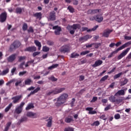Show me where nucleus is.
<instances>
[{"label":"nucleus","instance_id":"obj_1","mask_svg":"<svg viewBox=\"0 0 131 131\" xmlns=\"http://www.w3.org/2000/svg\"><path fill=\"white\" fill-rule=\"evenodd\" d=\"M67 99H68V94L66 93L62 94L57 98L56 102L55 103V105L56 106V107L61 106L64 103H66Z\"/></svg>","mask_w":131,"mask_h":131},{"label":"nucleus","instance_id":"obj_2","mask_svg":"<svg viewBox=\"0 0 131 131\" xmlns=\"http://www.w3.org/2000/svg\"><path fill=\"white\" fill-rule=\"evenodd\" d=\"M131 45V41H129L128 42H126L124 45H123L122 46L120 47L118 49H117L114 51L112 52L108 56V58H112L113 57V55L115 54H117L119 51H121V50H123V49H125V48H127V47H129Z\"/></svg>","mask_w":131,"mask_h":131},{"label":"nucleus","instance_id":"obj_3","mask_svg":"<svg viewBox=\"0 0 131 131\" xmlns=\"http://www.w3.org/2000/svg\"><path fill=\"white\" fill-rule=\"evenodd\" d=\"M65 91V88H55L54 90H50L46 93V96H53L62 93Z\"/></svg>","mask_w":131,"mask_h":131},{"label":"nucleus","instance_id":"obj_4","mask_svg":"<svg viewBox=\"0 0 131 131\" xmlns=\"http://www.w3.org/2000/svg\"><path fill=\"white\" fill-rule=\"evenodd\" d=\"M67 29L70 31V34H74L76 29H80V25L74 24L72 26H68L67 27Z\"/></svg>","mask_w":131,"mask_h":131},{"label":"nucleus","instance_id":"obj_5","mask_svg":"<svg viewBox=\"0 0 131 131\" xmlns=\"http://www.w3.org/2000/svg\"><path fill=\"white\" fill-rule=\"evenodd\" d=\"M21 46V42L18 40L14 41L13 43H12L10 45V52H13V51H14V50H16V49H18L19 47H20Z\"/></svg>","mask_w":131,"mask_h":131},{"label":"nucleus","instance_id":"obj_6","mask_svg":"<svg viewBox=\"0 0 131 131\" xmlns=\"http://www.w3.org/2000/svg\"><path fill=\"white\" fill-rule=\"evenodd\" d=\"M130 50V48H126L125 50L122 52V53L118 55L117 59L118 60H121L123 57H125L126 55H127V53L129 52V50Z\"/></svg>","mask_w":131,"mask_h":131},{"label":"nucleus","instance_id":"obj_7","mask_svg":"<svg viewBox=\"0 0 131 131\" xmlns=\"http://www.w3.org/2000/svg\"><path fill=\"white\" fill-rule=\"evenodd\" d=\"M7 17H8V14L7 12L5 11L2 12L0 14V22L1 23H4V22H6L7 21Z\"/></svg>","mask_w":131,"mask_h":131},{"label":"nucleus","instance_id":"obj_8","mask_svg":"<svg viewBox=\"0 0 131 131\" xmlns=\"http://www.w3.org/2000/svg\"><path fill=\"white\" fill-rule=\"evenodd\" d=\"M61 53H69L70 52V46L69 45H63L60 48Z\"/></svg>","mask_w":131,"mask_h":131},{"label":"nucleus","instance_id":"obj_9","mask_svg":"<svg viewBox=\"0 0 131 131\" xmlns=\"http://www.w3.org/2000/svg\"><path fill=\"white\" fill-rule=\"evenodd\" d=\"M17 57L16 54H13L9 56L7 58V60L8 62L9 63H13V62L16 60V57Z\"/></svg>","mask_w":131,"mask_h":131},{"label":"nucleus","instance_id":"obj_10","mask_svg":"<svg viewBox=\"0 0 131 131\" xmlns=\"http://www.w3.org/2000/svg\"><path fill=\"white\" fill-rule=\"evenodd\" d=\"M113 31L112 30H110L109 29H107L105 30L102 33V36L103 37L108 38L109 37V35H110V33Z\"/></svg>","mask_w":131,"mask_h":131},{"label":"nucleus","instance_id":"obj_11","mask_svg":"<svg viewBox=\"0 0 131 131\" xmlns=\"http://www.w3.org/2000/svg\"><path fill=\"white\" fill-rule=\"evenodd\" d=\"M22 98V95H18L16 96H14L11 98L13 100L12 103L13 104H17V103H19L20 99Z\"/></svg>","mask_w":131,"mask_h":131},{"label":"nucleus","instance_id":"obj_12","mask_svg":"<svg viewBox=\"0 0 131 131\" xmlns=\"http://www.w3.org/2000/svg\"><path fill=\"white\" fill-rule=\"evenodd\" d=\"M53 29L55 30L54 33L56 35H60V32H61V30H62L61 27L58 26H55L53 27Z\"/></svg>","mask_w":131,"mask_h":131},{"label":"nucleus","instance_id":"obj_13","mask_svg":"<svg viewBox=\"0 0 131 131\" xmlns=\"http://www.w3.org/2000/svg\"><path fill=\"white\" fill-rule=\"evenodd\" d=\"M103 64V61L100 59L97 60L95 63L92 65L93 68H96V67H99V66H101Z\"/></svg>","mask_w":131,"mask_h":131},{"label":"nucleus","instance_id":"obj_14","mask_svg":"<svg viewBox=\"0 0 131 131\" xmlns=\"http://www.w3.org/2000/svg\"><path fill=\"white\" fill-rule=\"evenodd\" d=\"M49 19L51 21H55L56 20V12L54 11L50 12Z\"/></svg>","mask_w":131,"mask_h":131},{"label":"nucleus","instance_id":"obj_15","mask_svg":"<svg viewBox=\"0 0 131 131\" xmlns=\"http://www.w3.org/2000/svg\"><path fill=\"white\" fill-rule=\"evenodd\" d=\"M92 36L91 35H86L85 36H84V37H81L80 38H79V40L80 41H82L83 42L84 41H86V40H88V39H90V38H92Z\"/></svg>","mask_w":131,"mask_h":131},{"label":"nucleus","instance_id":"obj_16","mask_svg":"<svg viewBox=\"0 0 131 131\" xmlns=\"http://www.w3.org/2000/svg\"><path fill=\"white\" fill-rule=\"evenodd\" d=\"M46 121H47V123L46 125L47 127H52L53 117H49L48 119L46 120Z\"/></svg>","mask_w":131,"mask_h":131},{"label":"nucleus","instance_id":"obj_17","mask_svg":"<svg viewBox=\"0 0 131 131\" xmlns=\"http://www.w3.org/2000/svg\"><path fill=\"white\" fill-rule=\"evenodd\" d=\"M101 9H90L88 11L89 14H97V13H100Z\"/></svg>","mask_w":131,"mask_h":131},{"label":"nucleus","instance_id":"obj_18","mask_svg":"<svg viewBox=\"0 0 131 131\" xmlns=\"http://www.w3.org/2000/svg\"><path fill=\"white\" fill-rule=\"evenodd\" d=\"M125 92L124 90H119L116 93H115V96L116 97L118 96H124Z\"/></svg>","mask_w":131,"mask_h":131},{"label":"nucleus","instance_id":"obj_19","mask_svg":"<svg viewBox=\"0 0 131 131\" xmlns=\"http://www.w3.org/2000/svg\"><path fill=\"white\" fill-rule=\"evenodd\" d=\"M95 21L98 22V23H101L103 21V16H101L99 15H95Z\"/></svg>","mask_w":131,"mask_h":131},{"label":"nucleus","instance_id":"obj_20","mask_svg":"<svg viewBox=\"0 0 131 131\" xmlns=\"http://www.w3.org/2000/svg\"><path fill=\"white\" fill-rule=\"evenodd\" d=\"M34 43L36 45V47H38V51H40V49H41V43H40L39 41L35 40H34Z\"/></svg>","mask_w":131,"mask_h":131},{"label":"nucleus","instance_id":"obj_21","mask_svg":"<svg viewBox=\"0 0 131 131\" xmlns=\"http://www.w3.org/2000/svg\"><path fill=\"white\" fill-rule=\"evenodd\" d=\"M34 16L35 17L36 19H38V20H40V19H41L42 14H41V12H37L34 14Z\"/></svg>","mask_w":131,"mask_h":131},{"label":"nucleus","instance_id":"obj_22","mask_svg":"<svg viewBox=\"0 0 131 131\" xmlns=\"http://www.w3.org/2000/svg\"><path fill=\"white\" fill-rule=\"evenodd\" d=\"M10 69L7 68L5 70H4L0 74V75H6V74H8V73L9 72Z\"/></svg>","mask_w":131,"mask_h":131},{"label":"nucleus","instance_id":"obj_23","mask_svg":"<svg viewBox=\"0 0 131 131\" xmlns=\"http://www.w3.org/2000/svg\"><path fill=\"white\" fill-rule=\"evenodd\" d=\"M26 121H27V117H24L19 120L17 123L18 124H21L22 122H26Z\"/></svg>","mask_w":131,"mask_h":131},{"label":"nucleus","instance_id":"obj_24","mask_svg":"<svg viewBox=\"0 0 131 131\" xmlns=\"http://www.w3.org/2000/svg\"><path fill=\"white\" fill-rule=\"evenodd\" d=\"M23 110V108L18 106L15 110V113H16V114H20V113H21L22 112Z\"/></svg>","mask_w":131,"mask_h":131},{"label":"nucleus","instance_id":"obj_25","mask_svg":"<svg viewBox=\"0 0 131 131\" xmlns=\"http://www.w3.org/2000/svg\"><path fill=\"white\" fill-rule=\"evenodd\" d=\"M11 124H12L11 122H7V123L6 124V126L5 127L4 131H8L9 128H10V126H11Z\"/></svg>","mask_w":131,"mask_h":131},{"label":"nucleus","instance_id":"obj_26","mask_svg":"<svg viewBox=\"0 0 131 131\" xmlns=\"http://www.w3.org/2000/svg\"><path fill=\"white\" fill-rule=\"evenodd\" d=\"M12 106H13V103H10L6 108L5 109V112H9L10 111V109L12 108Z\"/></svg>","mask_w":131,"mask_h":131},{"label":"nucleus","instance_id":"obj_27","mask_svg":"<svg viewBox=\"0 0 131 131\" xmlns=\"http://www.w3.org/2000/svg\"><path fill=\"white\" fill-rule=\"evenodd\" d=\"M108 100L110 102H112L113 103H115V102H116V98H115V96H110Z\"/></svg>","mask_w":131,"mask_h":131},{"label":"nucleus","instance_id":"obj_28","mask_svg":"<svg viewBox=\"0 0 131 131\" xmlns=\"http://www.w3.org/2000/svg\"><path fill=\"white\" fill-rule=\"evenodd\" d=\"M32 82L31 79H27L25 80V84L26 85H29Z\"/></svg>","mask_w":131,"mask_h":131},{"label":"nucleus","instance_id":"obj_29","mask_svg":"<svg viewBox=\"0 0 131 131\" xmlns=\"http://www.w3.org/2000/svg\"><path fill=\"white\" fill-rule=\"evenodd\" d=\"M124 100H126V99H125L124 97H122L118 99H116V101L115 103H117V104H119V103L122 102V101H124Z\"/></svg>","mask_w":131,"mask_h":131},{"label":"nucleus","instance_id":"obj_30","mask_svg":"<svg viewBox=\"0 0 131 131\" xmlns=\"http://www.w3.org/2000/svg\"><path fill=\"white\" fill-rule=\"evenodd\" d=\"M32 108H33V103H29L26 107V110L28 111V110H30V109H32Z\"/></svg>","mask_w":131,"mask_h":131},{"label":"nucleus","instance_id":"obj_31","mask_svg":"<svg viewBox=\"0 0 131 131\" xmlns=\"http://www.w3.org/2000/svg\"><path fill=\"white\" fill-rule=\"evenodd\" d=\"M65 121L67 122V123H70L71 121H73V118L67 117L65 118Z\"/></svg>","mask_w":131,"mask_h":131},{"label":"nucleus","instance_id":"obj_32","mask_svg":"<svg viewBox=\"0 0 131 131\" xmlns=\"http://www.w3.org/2000/svg\"><path fill=\"white\" fill-rule=\"evenodd\" d=\"M25 52H33V47H29L25 49Z\"/></svg>","mask_w":131,"mask_h":131},{"label":"nucleus","instance_id":"obj_33","mask_svg":"<svg viewBox=\"0 0 131 131\" xmlns=\"http://www.w3.org/2000/svg\"><path fill=\"white\" fill-rule=\"evenodd\" d=\"M15 12L16 14H21L22 13V8L20 7H17L15 9Z\"/></svg>","mask_w":131,"mask_h":131},{"label":"nucleus","instance_id":"obj_34","mask_svg":"<svg viewBox=\"0 0 131 131\" xmlns=\"http://www.w3.org/2000/svg\"><path fill=\"white\" fill-rule=\"evenodd\" d=\"M59 66L58 64H52L51 66L48 68L49 70H52V69H54V68H57Z\"/></svg>","mask_w":131,"mask_h":131},{"label":"nucleus","instance_id":"obj_35","mask_svg":"<svg viewBox=\"0 0 131 131\" xmlns=\"http://www.w3.org/2000/svg\"><path fill=\"white\" fill-rule=\"evenodd\" d=\"M122 74H123L122 72L119 73L118 74H116L114 76V79H117V78H119V77H120V76H122Z\"/></svg>","mask_w":131,"mask_h":131},{"label":"nucleus","instance_id":"obj_36","mask_svg":"<svg viewBox=\"0 0 131 131\" xmlns=\"http://www.w3.org/2000/svg\"><path fill=\"white\" fill-rule=\"evenodd\" d=\"M92 126H99L100 125V122L99 121H96L92 124H91Z\"/></svg>","mask_w":131,"mask_h":131},{"label":"nucleus","instance_id":"obj_37","mask_svg":"<svg viewBox=\"0 0 131 131\" xmlns=\"http://www.w3.org/2000/svg\"><path fill=\"white\" fill-rule=\"evenodd\" d=\"M77 57H79V54L78 53L74 52L71 54V58H76Z\"/></svg>","mask_w":131,"mask_h":131},{"label":"nucleus","instance_id":"obj_38","mask_svg":"<svg viewBox=\"0 0 131 131\" xmlns=\"http://www.w3.org/2000/svg\"><path fill=\"white\" fill-rule=\"evenodd\" d=\"M64 131H74V129L72 127H67L64 128Z\"/></svg>","mask_w":131,"mask_h":131},{"label":"nucleus","instance_id":"obj_39","mask_svg":"<svg viewBox=\"0 0 131 131\" xmlns=\"http://www.w3.org/2000/svg\"><path fill=\"white\" fill-rule=\"evenodd\" d=\"M26 116L27 117H33V113L32 112H28L27 113Z\"/></svg>","mask_w":131,"mask_h":131},{"label":"nucleus","instance_id":"obj_40","mask_svg":"<svg viewBox=\"0 0 131 131\" xmlns=\"http://www.w3.org/2000/svg\"><path fill=\"white\" fill-rule=\"evenodd\" d=\"M68 10H69V12H70V13H74V8H73V7H72V6H69L68 7Z\"/></svg>","mask_w":131,"mask_h":131},{"label":"nucleus","instance_id":"obj_41","mask_svg":"<svg viewBox=\"0 0 131 131\" xmlns=\"http://www.w3.org/2000/svg\"><path fill=\"white\" fill-rule=\"evenodd\" d=\"M24 65H25V62H21L19 66V68L20 69H22L23 70H24L25 69V68H24Z\"/></svg>","mask_w":131,"mask_h":131},{"label":"nucleus","instance_id":"obj_42","mask_svg":"<svg viewBox=\"0 0 131 131\" xmlns=\"http://www.w3.org/2000/svg\"><path fill=\"white\" fill-rule=\"evenodd\" d=\"M49 79L52 81H57L58 80V79L56 78L54 76L49 77Z\"/></svg>","mask_w":131,"mask_h":131},{"label":"nucleus","instance_id":"obj_43","mask_svg":"<svg viewBox=\"0 0 131 131\" xmlns=\"http://www.w3.org/2000/svg\"><path fill=\"white\" fill-rule=\"evenodd\" d=\"M42 51L43 52H49L50 51V48L47 46H43L42 47Z\"/></svg>","mask_w":131,"mask_h":131},{"label":"nucleus","instance_id":"obj_44","mask_svg":"<svg viewBox=\"0 0 131 131\" xmlns=\"http://www.w3.org/2000/svg\"><path fill=\"white\" fill-rule=\"evenodd\" d=\"M128 81V80H127V79H125L124 80V81H123L121 83V85L123 86V85H125V84H126L127 83V82Z\"/></svg>","mask_w":131,"mask_h":131},{"label":"nucleus","instance_id":"obj_45","mask_svg":"<svg viewBox=\"0 0 131 131\" xmlns=\"http://www.w3.org/2000/svg\"><path fill=\"white\" fill-rule=\"evenodd\" d=\"M27 28H28L27 24L26 23L24 24L23 26V30H24V31H26V30H27Z\"/></svg>","mask_w":131,"mask_h":131},{"label":"nucleus","instance_id":"obj_46","mask_svg":"<svg viewBox=\"0 0 131 131\" xmlns=\"http://www.w3.org/2000/svg\"><path fill=\"white\" fill-rule=\"evenodd\" d=\"M108 77H109L108 75L104 76L101 79L100 81H105V80H107Z\"/></svg>","mask_w":131,"mask_h":131},{"label":"nucleus","instance_id":"obj_47","mask_svg":"<svg viewBox=\"0 0 131 131\" xmlns=\"http://www.w3.org/2000/svg\"><path fill=\"white\" fill-rule=\"evenodd\" d=\"M89 53H90V51H83L81 52L80 55L82 56H84L86 55V54H89Z\"/></svg>","mask_w":131,"mask_h":131},{"label":"nucleus","instance_id":"obj_48","mask_svg":"<svg viewBox=\"0 0 131 131\" xmlns=\"http://www.w3.org/2000/svg\"><path fill=\"white\" fill-rule=\"evenodd\" d=\"M110 109H111V104H108L105 107L104 111H108V110H110Z\"/></svg>","mask_w":131,"mask_h":131},{"label":"nucleus","instance_id":"obj_49","mask_svg":"<svg viewBox=\"0 0 131 131\" xmlns=\"http://www.w3.org/2000/svg\"><path fill=\"white\" fill-rule=\"evenodd\" d=\"M25 59H26V56H20L19 58L18 62H22V61H23V60H25Z\"/></svg>","mask_w":131,"mask_h":131},{"label":"nucleus","instance_id":"obj_50","mask_svg":"<svg viewBox=\"0 0 131 131\" xmlns=\"http://www.w3.org/2000/svg\"><path fill=\"white\" fill-rule=\"evenodd\" d=\"M93 45H94V47L95 48V49H99V47L101 46L100 43H93Z\"/></svg>","mask_w":131,"mask_h":131},{"label":"nucleus","instance_id":"obj_51","mask_svg":"<svg viewBox=\"0 0 131 131\" xmlns=\"http://www.w3.org/2000/svg\"><path fill=\"white\" fill-rule=\"evenodd\" d=\"M15 81H16V80H15V79H12V80H11L10 81H8L6 83V85H9V84H11V83H12V82H14Z\"/></svg>","mask_w":131,"mask_h":131},{"label":"nucleus","instance_id":"obj_52","mask_svg":"<svg viewBox=\"0 0 131 131\" xmlns=\"http://www.w3.org/2000/svg\"><path fill=\"white\" fill-rule=\"evenodd\" d=\"M115 119H120V115L119 114H115L114 116Z\"/></svg>","mask_w":131,"mask_h":131},{"label":"nucleus","instance_id":"obj_53","mask_svg":"<svg viewBox=\"0 0 131 131\" xmlns=\"http://www.w3.org/2000/svg\"><path fill=\"white\" fill-rule=\"evenodd\" d=\"M27 72H26V71L20 72L19 73V76H23V75H25V74H26Z\"/></svg>","mask_w":131,"mask_h":131},{"label":"nucleus","instance_id":"obj_54","mask_svg":"<svg viewBox=\"0 0 131 131\" xmlns=\"http://www.w3.org/2000/svg\"><path fill=\"white\" fill-rule=\"evenodd\" d=\"M100 119H103V120H106L107 118H106V116L105 115H102L100 116Z\"/></svg>","mask_w":131,"mask_h":131},{"label":"nucleus","instance_id":"obj_55","mask_svg":"<svg viewBox=\"0 0 131 131\" xmlns=\"http://www.w3.org/2000/svg\"><path fill=\"white\" fill-rule=\"evenodd\" d=\"M97 100H98V97H93L92 100L91 101V102H96V101H97Z\"/></svg>","mask_w":131,"mask_h":131},{"label":"nucleus","instance_id":"obj_56","mask_svg":"<svg viewBox=\"0 0 131 131\" xmlns=\"http://www.w3.org/2000/svg\"><path fill=\"white\" fill-rule=\"evenodd\" d=\"M116 70V68H114L112 70L107 73V74H111V73H113Z\"/></svg>","mask_w":131,"mask_h":131},{"label":"nucleus","instance_id":"obj_57","mask_svg":"<svg viewBox=\"0 0 131 131\" xmlns=\"http://www.w3.org/2000/svg\"><path fill=\"white\" fill-rule=\"evenodd\" d=\"M47 45H48V46H53V45H54V42H53L52 41L48 40V41H47Z\"/></svg>","mask_w":131,"mask_h":131},{"label":"nucleus","instance_id":"obj_58","mask_svg":"<svg viewBox=\"0 0 131 131\" xmlns=\"http://www.w3.org/2000/svg\"><path fill=\"white\" fill-rule=\"evenodd\" d=\"M40 90V88L37 87L36 89H34L33 93L35 94V93H37L38 91Z\"/></svg>","mask_w":131,"mask_h":131},{"label":"nucleus","instance_id":"obj_59","mask_svg":"<svg viewBox=\"0 0 131 131\" xmlns=\"http://www.w3.org/2000/svg\"><path fill=\"white\" fill-rule=\"evenodd\" d=\"M20 83H22V81L21 80L17 81L15 83V86H18L19 85V84H20Z\"/></svg>","mask_w":131,"mask_h":131},{"label":"nucleus","instance_id":"obj_60","mask_svg":"<svg viewBox=\"0 0 131 131\" xmlns=\"http://www.w3.org/2000/svg\"><path fill=\"white\" fill-rule=\"evenodd\" d=\"M114 85H115V82H113L110 85L109 88L114 89Z\"/></svg>","mask_w":131,"mask_h":131},{"label":"nucleus","instance_id":"obj_61","mask_svg":"<svg viewBox=\"0 0 131 131\" xmlns=\"http://www.w3.org/2000/svg\"><path fill=\"white\" fill-rule=\"evenodd\" d=\"M97 113V112L95 111L92 110L91 112H89V114L94 115L96 114Z\"/></svg>","mask_w":131,"mask_h":131},{"label":"nucleus","instance_id":"obj_62","mask_svg":"<svg viewBox=\"0 0 131 131\" xmlns=\"http://www.w3.org/2000/svg\"><path fill=\"white\" fill-rule=\"evenodd\" d=\"M101 102L103 104H106V103H107V102H108V99H102Z\"/></svg>","mask_w":131,"mask_h":131},{"label":"nucleus","instance_id":"obj_63","mask_svg":"<svg viewBox=\"0 0 131 131\" xmlns=\"http://www.w3.org/2000/svg\"><path fill=\"white\" fill-rule=\"evenodd\" d=\"M73 5L74 6H77V5H78V1H77V0H74L73 1Z\"/></svg>","mask_w":131,"mask_h":131},{"label":"nucleus","instance_id":"obj_64","mask_svg":"<svg viewBox=\"0 0 131 131\" xmlns=\"http://www.w3.org/2000/svg\"><path fill=\"white\" fill-rule=\"evenodd\" d=\"M124 38L126 39V40H131V36H125Z\"/></svg>","mask_w":131,"mask_h":131}]
</instances>
